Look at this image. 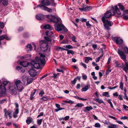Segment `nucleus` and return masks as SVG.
<instances>
[{"instance_id":"f257e3e1","label":"nucleus","mask_w":128,"mask_h":128,"mask_svg":"<svg viewBox=\"0 0 128 128\" xmlns=\"http://www.w3.org/2000/svg\"><path fill=\"white\" fill-rule=\"evenodd\" d=\"M40 57H36V60L37 63L34 60H32L31 62H29L28 64L30 66V67L32 68H36L38 69L40 68V64L44 65L43 66L46 64V61L45 60L46 56L45 55L42 54H40Z\"/></svg>"},{"instance_id":"f03ea898","label":"nucleus","mask_w":128,"mask_h":128,"mask_svg":"<svg viewBox=\"0 0 128 128\" xmlns=\"http://www.w3.org/2000/svg\"><path fill=\"white\" fill-rule=\"evenodd\" d=\"M110 11L109 10L107 11L105 14L104 16H103L102 18L104 26L105 29L108 30L110 29V26H111L113 24V23L111 21H109L105 18H108L112 15Z\"/></svg>"},{"instance_id":"7ed1b4c3","label":"nucleus","mask_w":128,"mask_h":128,"mask_svg":"<svg viewBox=\"0 0 128 128\" xmlns=\"http://www.w3.org/2000/svg\"><path fill=\"white\" fill-rule=\"evenodd\" d=\"M3 88L6 90H6H9L11 94H12L16 93V89L12 86V84L10 82L8 81H5L3 82Z\"/></svg>"},{"instance_id":"20e7f679","label":"nucleus","mask_w":128,"mask_h":128,"mask_svg":"<svg viewBox=\"0 0 128 128\" xmlns=\"http://www.w3.org/2000/svg\"><path fill=\"white\" fill-rule=\"evenodd\" d=\"M42 4L38 5V7H39L42 10H46L48 12H50L52 11L51 8H48L46 6L50 5V2L48 0H42L41 2Z\"/></svg>"},{"instance_id":"39448f33","label":"nucleus","mask_w":128,"mask_h":128,"mask_svg":"<svg viewBox=\"0 0 128 128\" xmlns=\"http://www.w3.org/2000/svg\"><path fill=\"white\" fill-rule=\"evenodd\" d=\"M55 29L58 32H60L62 30L65 32H67L68 31L66 28L61 23H60L56 26H55Z\"/></svg>"},{"instance_id":"423d86ee","label":"nucleus","mask_w":128,"mask_h":128,"mask_svg":"<svg viewBox=\"0 0 128 128\" xmlns=\"http://www.w3.org/2000/svg\"><path fill=\"white\" fill-rule=\"evenodd\" d=\"M47 18L49 19L51 22H61V19L58 17H55L54 16L47 15Z\"/></svg>"},{"instance_id":"0eeeda50","label":"nucleus","mask_w":128,"mask_h":128,"mask_svg":"<svg viewBox=\"0 0 128 128\" xmlns=\"http://www.w3.org/2000/svg\"><path fill=\"white\" fill-rule=\"evenodd\" d=\"M118 53L120 55L121 58L125 62V64L126 62L128 63L126 60V56L124 52L121 49H118Z\"/></svg>"},{"instance_id":"6e6552de","label":"nucleus","mask_w":128,"mask_h":128,"mask_svg":"<svg viewBox=\"0 0 128 128\" xmlns=\"http://www.w3.org/2000/svg\"><path fill=\"white\" fill-rule=\"evenodd\" d=\"M40 48L43 52L46 51L48 49V45L46 43L44 42V41L42 40L40 42Z\"/></svg>"},{"instance_id":"1a4fd4ad","label":"nucleus","mask_w":128,"mask_h":128,"mask_svg":"<svg viewBox=\"0 0 128 128\" xmlns=\"http://www.w3.org/2000/svg\"><path fill=\"white\" fill-rule=\"evenodd\" d=\"M15 85L18 90L21 91L23 89V84L20 80H17L16 81Z\"/></svg>"},{"instance_id":"9d476101","label":"nucleus","mask_w":128,"mask_h":128,"mask_svg":"<svg viewBox=\"0 0 128 128\" xmlns=\"http://www.w3.org/2000/svg\"><path fill=\"white\" fill-rule=\"evenodd\" d=\"M112 8L113 10V15H115L116 12L118 15H120L121 14V13L120 10L116 5L114 6V8L113 6H112Z\"/></svg>"},{"instance_id":"9b49d317","label":"nucleus","mask_w":128,"mask_h":128,"mask_svg":"<svg viewBox=\"0 0 128 128\" xmlns=\"http://www.w3.org/2000/svg\"><path fill=\"white\" fill-rule=\"evenodd\" d=\"M5 93V89L3 88L2 83L0 82V96H2Z\"/></svg>"},{"instance_id":"f8f14e48","label":"nucleus","mask_w":128,"mask_h":128,"mask_svg":"<svg viewBox=\"0 0 128 128\" xmlns=\"http://www.w3.org/2000/svg\"><path fill=\"white\" fill-rule=\"evenodd\" d=\"M30 75L32 77H34L37 75L36 71L34 70V68L30 69L28 71Z\"/></svg>"},{"instance_id":"ddd939ff","label":"nucleus","mask_w":128,"mask_h":128,"mask_svg":"<svg viewBox=\"0 0 128 128\" xmlns=\"http://www.w3.org/2000/svg\"><path fill=\"white\" fill-rule=\"evenodd\" d=\"M114 39L116 40V42L117 44H121L123 42V40L120 37H115L114 38Z\"/></svg>"},{"instance_id":"4468645a","label":"nucleus","mask_w":128,"mask_h":128,"mask_svg":"<svg viewBox=\"0 0 128 128\" xmlns=\"http://www.w3.org/2000/svg\"><path fill=\"white\" fill-rule=\"evenodd\" d=\"M123 18L124 20H128V10L124 11L122 15Z\"/></svg>"},{"instance_id":"2eb2a0df","label":"nucleus","mask_w":128,"mask_h":128,"mask_svg":"<svg viewBox=\"0 0 128 128\" xmlns=\"http://www.w3.org/2000/svg\"><path fill=\"white\" fill-rule=\"evenodd\" d=\"M36 18L39 20H42L44 18V16L41 14L36 15Z\"/></svg>"},{"instance_id":"dca6fc26","label":"nucleus","mask_w":128,"mask_h":128,"mask_svg":"<svg viewBox=\"0 0 128 128\" xmlns=\"http://www.w3.org/2000/svg\"><path fill=\"white\" fill-rule=\"evenodd\" d=\"M29 62L27 63L26 62H20V65L24 67H26L27 66L30 67V66L28 64Z\"/></svg>"},{"instance_id":"f3484780","label":"nucleus","mask_w":128,"mask_h":128,"mask_svg":"<svg viewBox=\"0 0 128 128\" xmlns=\"http://www.w3.org/2000/svg\"><path fill=\"white\" fill-rule=\"evenodd\" d=\"M46 35L50 37H53L54 36V34L53 32L51 31H49L45 32Z\"/></svg>"},{"instance_id":"a211bd4d","label":"nucleus","mask_w":128,"mask_h":128,"mask_svg":"<svg viewBox=\"0 0 128 128\" xmlns=\"http://www.w3.org/2000/svg\"><path fill=\"white\" fill-rule=\"evenodd\" d=\"M5 39L6 40H9L10 38H8V36L6 35H4L0 36V41L4 40Z\"/></svg>"},{"instance_id":"6ab92c4d","label":"nucleus","mask_w":128,"mask_h":128,"mask_svg":"<svg viewBox=\"0 0 128 128\" xmlns=\"http://www.w3.org/2000/svg\"><path fill=\"white\" fill-rule=\"evenodd\" d=\"M44 28L46 29H50L51 30L52 29V27L49 24H46L44 26Z\"/></svg>"},{"instance_id":"aec40b11","label":"nucleus","mask_w":128,"mask_h":128,"mask_svg":"<svg viewBox=\"0 0 128 128\" xmlns=\"http://www.w3.org/2000/svg\"><path fill=\"white\" fill-rule=\"evenodd\" d=\"M33 78L30 77L28 78L27 80V84H29L31 83L34 80Z\"/></svg>"},{"instance_id":"412c9836","label":"nucleus","mask_w":128,"mask_h":128,"mask_svg":"<svg viewBox=\"0 0 128 128\" xmlns=\"http://www.w3.org/2000/svg\"><path fill=\"white\" fill-rule=\"evenodd\" d=\"M62 49L63 50H65L66 51H67V54H73L74 53V52L72 50H69L65 48H63Z\"/></svg>"},{"instance_id":"4be33fe9","label":"nucleus","mask_w":128,"mask_h":128,"mask_svg":"<svg viewBox=\"0 0 128 128\" xmlns=\"http://www.w3.org/2000/svg\"><path fill=\"white\" fill-rule=\"evenodd\" d=\"M118 126L115 124H110L108 128H117Z\"/></svg>"},{"instance_id":"5701e85b","label":"nucleus","mask_w":128,"mask_h":128,"mask_svg":"<svg viewBox=\"0 0 128 128\" xmlns=\"http://www.w3.org/2000/svg\"><path fill=\"white\" fill-rule=\"evenodd\" d=\"M34 92H33L30 95V99L31 100H32L33 98H34V96L35 94L36 93V89H34Z\"/></svg>"},{"instance_id":"b1692460","label":"nucleus","mask_w":128,"mask_h":128,"mask_svg":"<svg viewBox=\"0 0 128 128\" xmlns=\"http://www.w3.org/2000/svg\"><path fill=\"white\" fill-rule=\"evenodd\" d=\"M27 49V51L28 52L30 51L32 49V45L30 44H28L27 46H26Z\"/></svg>"},{"instance_id":"393cba45","label":"nucleus","mask_w":128,"mask_h":128,"mask_svg":"<svg viewBox=\"0 0 128 128\" xmlns=\"http://www.w3.org/2000/svg\"><path fill=\"white\" fill-rule=\"evenodd\" d=\"M89 60H92V58L90 57H85V62L86 63H88Z\"/></svg>"},{"instance_id":"a878e982","label":"nucleus","mask_w":128,"mask_h":128,"mask_svg":"<svg viewBox=\"0 0 128 128\" xmlns=\"http://www.w3.org/2000/svg\"><path fill=\"white\" fill-rule=\"evenodd\" d=\"M118 6L119 7V8L122 11H123L124 10V6L120 3L118 4Z\"/></svg>"},{"instance_id":"bb28decb","label":"nucleus","mask_w":128,"mask_h":128,"mask_svg":"<svg viewBox=\"0 0 128 128\" xmlns=\"http://www.w3.org/2000/svg\"><path fill=\"white\" fill-rule=\"evenodd\" d=\"M85 8L84 11L87 12L89 11L92 8L91 6H86L85 7H84Z\"/></svg>"},{"instance_id":"cd10ccee","label":"nucleus","mask_w":128,"mask_h":128,"mask_svg":"<svg viewBox=\"0 0 128 128\" xmlns=\"http://www.w3.org/2000/svg\"><path fill=\"white\" fill-rule=\"evenodd\" d=\"M8 0H3L2 2V5L4 6H6L8 4Z\"/></svg>"},{"instance_id":"c85d7f7f","label":"nucleus","mask_w":128,"mask_h":128,"mask_svg":"<svg viewBox=\"0 0 128 128\" xmlns=\"http://www.w3.org/2000/svg\"><path fill=\"white\" fill-rule=\"evenodd\" d=\"M32 118H28L26 120V123L28 124H29L32 122Z\"/></svg>"},{"instance_id":"c756f323","label":"nucleus","mask_w":128,"mask_h":128,"mask_svg":"<svg viewBox=\"0 0 128 128\" xmlns=\"http://www.w3.org/2000/svg\"><path fill=\"white\" fill-rule=\"evenodd\" d=\"M88 88L89 87L88 86H86L82 89L81 90L82 92H86L88 90Z\"/></svg>"},{"instance_id":"7c9ffc66","label":"nucleus","mask_w":128,"mask_h":128,"mask_svg":"<svg viewBox=\"0 0 128 128\" xmlns=\"http://www.w3.org/2000/svg\"><path fill=\"white\" fill-rule=\"evenodd\" d=\"M49 1L50 2V5L51 4L52 6H56V4L54 2V0H50Z\"/></svg>"},{"instance_id":"2f4dec72","label":"nucleus","mask_w":128,"mask_h":128,"mask_svg":"<svg viewBox=\"0 0 128 128\" xmlns=\"http://www.w3.org/2000/svg\"><path fill=\"white\" fill-rule=\"evenodd\" d=\"M85 109L87 111H89L90 110L93 109L92 108L91 106H86L85 108Z\"/></svg>"},{"instance_id":"473e14b6","label":"nucleus","mask_w":128,"mask_h":128,"mask_svg":"<svg viewBox=\"0 0 128 128\" xmlns=\"http://www.w3.org/2000/svg\"><path fill=\"white\" fill-rule=\"evenodd\" d=\"M84 106V104L82 103H78L76 105H75V107H82V106Z\"/></svg>"},{"instance_id":"72a5a7b5","label":"nucleus","mask_w":128,"mask_h":128,"mask_svg":"<svg viewBox=\"0 0 128 128\" xmlns=\"http://www.w3.org/2000/svg\"><path fill=\"white\" fill-rule=\"evenodd\" d=\"M75 98H77L79 100H81L82 101L86 100H88L87 98H80L78 96H76L75 97Z\"/></svg>"},{"instance_id":"f704fd0d","label":"nucleus","mask_w":128,"mask_h":128,"mask_svg":"<svg viewBox=\"0 0 128 128\" xmlns=\"http://www.w3.org/2000/svg\"><path fill=\"white\" fill-rule=\"evenodd\" d=\"M95 101L98 102L99 104H101L103 102V101L101 99L98 98L96 99Z\"/></svg>"},{"instance_id":"c9c22d12","label":"nucleus","mask_w":128,"mask_h":128,"mask_svg":"<svg viewBox=\"0 0 128 128\" xmlns=\"http://www.w3.org/2000/svg\"><path fill=\"white\" fill-rule=\"evenodd\" d=\"M44 38L48 42L50 41V42L52 41V40L51 38H48V37L45 36H44Z\"/></svg>"},{"instance_id":"e433bc0d","label":"nucleus","mask_w":128,"mask_h":128,"mask_svg":"<svg viewBox=\"0 0 128 128\" xmlns=\"http://www.w3.org/2000/svg\"><path fill=\"white\" fill-rule=\"evenodd\" d=\"M102 95L104 96H107L108 97L110 96L109 95V93L108 92H104L102 94Z\"/></svg>"},{"instance_id":"4c0bfd02","label":"nucleus","mask_w":128,"mask_h":128,"mask_svg":"<svg viewBox=\"0 0 128 128\" xmlns=\"http://www.w3.org/2000/svg\"><path fill=\"white\" fill-rule=\"evenodd\" d=\"M63 48H62V47H56V50L58 51H59L60 50H61V51H62V50H63L62 49H63Z\"/></svg>"},{"instance_id":"58836bf2","label":"nucleus","mask_w":128,"mask_h":128,"mask_svg":"<svg viewBox=\"0 0 128 128\" xmlns=\"http://www.w3.org/2000/svg\"><path fill=\"white\" fill-rule=\"evenodd\" d=\"M41 99L43 100L44 101H46L48 99V97L46 96H43L42 98H41Z\"/></svg>"},{"instance_id":"ea45409f","label":"nucleus","mask_w":128,"mask_h":128,"mask_svg":"<svg viewBox=\"0 0 128 128\" xmlns=\"http://www.w3.org/2000/svg\"><path fill=\"white\" fill-rule=\"evenodd\" d=\"M42 121V119H40V120H37V124L40 125L41 124Z\"/></svg>"},{"instance_id":"a19ab883","label":"nucleus","mask_w":128,"mask_h":128,"mask_svg":"<svg viewBox=\"0 0 128 128\" xmlns=\"http://www.w3.org/2000/svg\"><path fill=\"white\" fill-rule=\"evenodd\" d=\"M94 126L96 128H100L101 125L99 123H96L94 124Z\"/></svg>"},{"instance_id":"79ce46f5","label":"nucleus","mask_w":128,"mask_h":128,"mask_svg":"<svg viewBox=\"0 0 128 128\" xmlns=\"http://www.w3.org/2000/svg\"><path fill=\"white\" fill-rule=\"evenodd\" d=\"M123 97L124 99H125L127 100H128V98L126 95V93H124V95L123 96Z\"/></svg>"},{"instance_id":"37998d69","label":"nucleus","mask_w":128,"mask_h":128,"mask_svg":"<svg viewBox=\"0 0 128 128\" xmlns=\"http://www.w3.org/2000/svg\"><path fill=\"white\" fill-rule=\"evenodd\" d=\"M44 94V92L43 90H41L39 94L41 96H42V95Z\"/></svg>"},{"instance_id":"c03bdc74","label":"nucleus","mask_w":128,"mask_h":128,"mask_svg":"<svg viewBox=\"0 0 128 128\" xmlns=\"http://www.w3.org/2000/svg\"><path fill=\"white\" fill-rule=\"evenodd\" d=\"M124 50L126 53L128 54V48L126 46L124 47Z\"/></svg>"},{"instance_id":"a18cd8bd","label":"nucleus","mask_w":128,"mask_h":128,"mask_svg":"<svg viewBox=\"0 0 128 128\" xmlns=\"http://www.w3.org/2000/svg\"><path fill=\"white\" fill-rule=\"evenodd\" d=\"M86 25L88 27L90 28L91 26V25L89 23V21H88L86 22Z\"/></svg>"},{"instance_id":"49530a36","label":"nucleus","mask_w":128,"mask_h":128,"mask_svg":"<svg viewBox=\"0 0 128 128\" xmlns=\"http://www.w3.org/2000/svg\"><path fill=\"white\" fill-rule=\"evenodd\" d=\"M55 105H56V106L58 109H64V108H60V105L58 104H56Z\"/></svg>"},{"instance_id":"de8ad7c7","label":"nucleus","mask_w":128,"mask_h":128,"mask_svg":"<svg viewBox=\"0 0 128 128\" xmlns=\"http://www.w3.org/2000/svg\"><path fill=\"white\" fill-rule=\"evenodd\" d=\"M65 48L68 49H72L73 48L72 46L70 45H66Z\"/></svg>"},{"instance_id":"09e8293b","label":"nucleus","mask_w":128,"mask_h":128,"mask_svg":"<svg viewBox=\"0 0 128 128\" xmlns=\"http://www.w3.org/2000/svg\"><path fill=\"white\" fill-rule=\"evenodd\" d=\"M4 27V24L3 22H0V27L2 28H3Z\"/></svg>"},{"instance_id":"8fccbe9b","label":"nucleus","mask_w":128,"mask_h":128,"mask_svg":"<svg viewBox=\"0 0 128 128\" xmlns=\"http://www.w3.org/2000/svg\"><path fill=\"white\" fill-rule=\"evenodd\" d=\"M76 38L75 36L74 35H72V40L75 42H77L76 41Z\"/></svg>"},{"instance_id":"3c124183","label":"nucleus","mask_w":128,"mask_h":128,"mask_svg":"<svg viewBox=\"0 0 128 128\" xmlns=\"http://www.w3.org/2000/svg\"><path fill=\"white\" fill-rule=\"evenodd\" d=\"M77 81L76 78H75L72 81V83L74 85Z\"/></svg>"},{"instance_id":"603ef678","label":"nucleus","mask_w":128,"mask_h":128,"mask_svg":"<svg viewBox=\"0 0 128 128\" xmlns=\"http://www.w3.org/2000/svg\"><path fill=\"white\" fill-rule=\"evenodd\" d=\"M120 89L121 90H123V84L122 82H121L120 83Z\"/></svg>"},{"instance_id":"864d4df0","label":"nucleus","mask_w":128,"mask_h":128,"mask_svg":"<svg viewBox=\"0 0 128 128\" xmlns=\"http://www.w3.org/2000/svg\"><path fill=\"white\" fill-rule=\"evenodd\" d=\"M80 20L82 22H86L87 20L85 18H81L80 19Z\"/></svg>"},{"instance_id":"5fc2aeb1","label":"nucleus","mask_w":128,"mask_h":128,"mask_svg":"<svg viewBox=\"0 0 128 128\" xmlns=\"http://www.w3.org/2000/svg\"><path fill=\"white\" fill-rule=\"evenodd\" d=\"M123 107L124 109L126 110H128V106L125 105H123Z\"/></svg>"},{"instance_id":"6e6d98bb","label":"nucleus","mask_w":128,"mask_h":128,"mask_svg":"<svg viewBox=\"0 0 128 128\" xmlns=\"http://www.w3.org/2000/svg\"><path fill=\"white\" fill-rule=\"evenodd\" d=\"M120 119L121 120H123L128 119V118L126 116L122 117L120 118Z\"/></svg>"},{"instance_id":"4d7b16f0","label":"nucleus","mask_w":128,"mask_h":128,"mask_svg":"<svg viewBox=\"0 0 128 128\" xmlns=\"http://www.w3.org/2000/svg\"><path fill=\"white\" fill-rule=\"evenodd\" d=\"M92 47L94 50H95L97 47V45L96 44H93Z\"/></svg>"},{"instance_id":"13d9d810","label":"nucleus","mask_w":128,"mask_h":128,"mask_svg":"<svg viewBox=\"0 0 128 128\" xmlns=\"http://www.w3.org/2000/svg\"><path fill=\"white\" fill-rule=\"evenodd\" d=\"M23 36L24 37H26L28 36V34L27 33H25L24 34Z\"/></svg>"},{"instance_id":"bf43d9fd","label":"nucleus","mask_w":128,"mask_h":128,"mask_svg":"<svg viewBox=\"0 0 128 128\" xmlns=\"http://www.w3.org/2000/svg\"><path fill=\"white\" fill-rule=\"evenodd\" d=\"M116 66L117 67H120V64H119L118 63V62L117 61L116 62Z\"/></svg>"},{"instance_id":"052dcab7","label":"nucleus","mask_w":128,"mask_h":128,"mask_svg":"<svg viewBox=\"0 0 128 128\" xmlns=\"http://www.w3.org/2000/svg\"><path fill=\"white\" fill-rule=\"evenodd\" d=\"M123 70L126 72L127 71V70H128L127 67L126 66V67L125 66H124L123 67Z\"/></svg>"},{"instance_id":"680f3d73","label":"nucleus","mask_w":128,"mask_h":128,"mask_svg":"<svg viewBox=\"0 0 128 128\" xmlns=\"http://www.w3.org/2000/svg\"><path fill=\"white\" fill-rule=\"evenodd\" d=\"M111 69H108L106 71V74H108L110 72H111Z\"/></svg>"},{"instance_id":"e2e57ef3","label":"nucleus","mask_w":128,"mask_h":128,"mask_svg":"<svg viewBox=\"0 0 128 128\" xmlns=\"http://www.w3.org/2000/svg\"><path fill=\"white\" fill-rule=\"evenodd\" d=\"M108 117L109 118H112L114 120H116L117 119L116 118H115V117L113 116H109Z\"/></svg>"},{"instance_id":"0e129e2a","label":"nucleus","mask_w":128,"mask_h":128,"mask_svg":"<svg viewBox=\"0 0 128 128\" xmlns=\"http://www.w3.org/2000/svg\"><path fill=\"white\" fill-rule=\"evenodd\" d=\"M68 42L67 40H63L62 42V43L66 44H67Z\"/></svg>"},{"instance_id":"69168bd1","label":"nucleus","mask_w":128,"mask_h":128,"mask_svg":"<svg viewBox=\"0 0 128 128\" xmlns=\"http://www.w3.org/2000/svg\"><path fill=\"white\" fill-rule=\"evenodd\" d=\"M81 64L82 65V66H83L85 68H87V67L86 66V65L85 64H84L82 62Z\"/></svg>"},{"instance_id":"338daca9","label":"nucleus","mask_w":128,"mask_h":128,"mask_svg":"<svg viewBox=\"0 0 128 128\" xmlns=\"http://www.w3.org/2000/svg\"><path fill=\"white\" fill-rule=\"evenodd\" d=\"M22 67L20 66H17L16 68V69L17 70H20L22 68Z\"/></svg>"},{"instance_id":"774afa93","label":"nucleus","mask_w":128,"mask_h":128,"mask_svg":"<svg viewBox=\"0 0 128 128\" xmlns=\"http://www.w3.org/2000/svg\"><path fill=\"white\" fill-rule=\"evenodd\" d=\"M70 117L69 116H66L64 118V120H68L69 118Z\"/></svg>"}]
</instances>
